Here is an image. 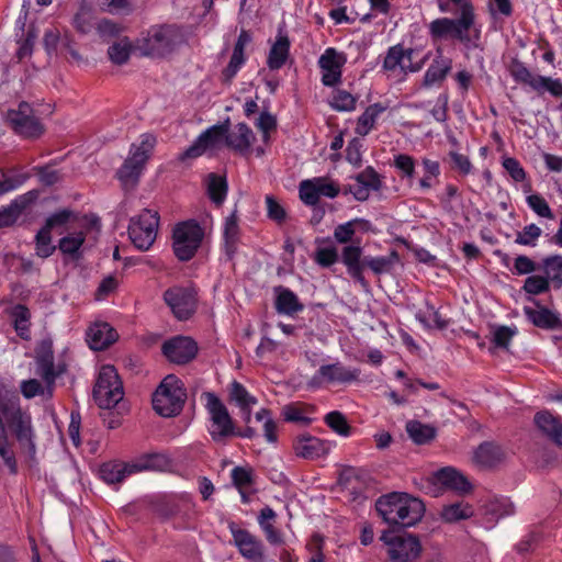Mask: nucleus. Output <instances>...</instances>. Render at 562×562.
<instances>
[{
  "instance_id": "1",
  "label": "nucleus",
  "mask_w": 562,
  "mask_h": 562,
  "mask_svg": "<svg viewBox=\"0 0 562 562\" xmlns=\"http://www.w3.org/2000/svg\"><path fill=\"white\" fill-rule=\"evenodd\" d=\"M439 12L458 13V18H437L428 24V34L434 42L453 38L467 48H476L481 41V25L472 0H435Z\"/></svg>"
},
{
  "instance_id": "2",
  "label": "nucleus",
  "mask_w": 562,
  "mask_h": 562,
  "mask_svg": "<svg viewBox=\"0 0 562 562\" xmlns=\"http://www.w3.org/2000/svg\"><path fill=\"white\" fill-rule=\"evenodd\" d=\"M378 513L389 525L411 527L424 515L422 501L406 493H390L379 497L375 504Z\"/></svg>"
},
{
  "instance_id": "3",
  "label": "nucleus",
  "mask_w": 562,
  "mask_h": 562,
  "mask_svg": "<svg viewBox=\"0 0 562 562\" xmlns=\"http://www.w3.org/2000/svg\"><path fill=\"white\" fill-rule=\"evenodd\" d=\"M186 42L183 27L176 24L150 26L136 41L135 49L148 57H165Z\"/></svg>"
},
{
  "instance_id": "4",
  "label": "nucleus",
  "mask_w": 562,
  "mask_h": 562,
  "mask_svg": "<svg viewBox=\"0 0 562 562\" xmlns=\"http://www.w3.org/2000/svg\"><path fill=\"white\" fill-rule=\"evenodd\" d=\"M201 401L206 411V429L212 440L224 442L234 437L235 423L223 401L214 392H203Z\"/></svg>"
},
{
  "instance_id": "5",
  "label": "nucleus",
  "mask_w": 562,
  "mask_h": 562,
  "mask_svg": "<svg viewBox=\"0 0 562 562\" xmlns=\"http://www.w3.org/2000/svg\"><path fill=\"white\" fill-rule=\"evenodd\" d=\"M157 139L150 133L142 134L138 142L133 143L124 164L117 170V178L124 187L135 186L148 161Z\"/></svg>"
},
{
  "instance_id": "6",
  "label": "nucleus",
  "mask_w": 562,
  "mask_h": 562,
  "mask_svg": "<svg viewBox=\"0 0 562 562\" xmlns=\"http://www.w3.org/2000/svg\"><path fill=\"white\" fill-rule=\"evenodd\" d=\"M186 397L181 380L170 374L161 381L154 393L153 407L160 416L171 417L181 412Z\"/></svg>"
},
{
  "instance_id": "7",
  "label": "nucleus",
  "mask_w": 562,
  "mask_h": 562,
  "mask_svg": "<svg viewBox=\"0 0 562 562\" xmlns=\"http://www.w3.org/2000/svg\"><path fill=\"white\" fill-rule=\"evenodd\" d=\"M415 54V49L411 47L402 44L393 45L386 50L382 69L389 77L402 81L408 74L418 72L424 66V60H416Z\"/></svg>"
},
{
  "instance_id": "8",
  "label": "nucleus",
  "mask_w": 562,
  "mask_h": 562,
  "mask_svg": "<svg viewBox=\"0 0 562 562\" xmlns=\"http://www.w3.org/2000/svg\"><path fill=\"white\" fill-rule=\"evenodd\" d=\"M123 385L113 366H103L93 389V397L100 408L110 409L123 398Z\"/></svg>"
},
{
  "instance_id": "9",
  "label": "nucleus",
  "mask_w": 562,
  "mask_h": 562,
  "mask_svg": "<svg viewBox=\"0 0 562 562\" xmlns=\"http://www.w3.org/2000/svg\"><path fill=\"white\" fill-rule=\"evenodd\" d=\"M204 232L194 220L177 224L173 228V251L181 261L190 260L196 252L203 239Z\"/></svg>"
},
{
  "instance_id": "10",
  "label": "nucleus",
  "mask_w": 562,
  "mask_h": 562,
  "mask_svg": "<svg viewBox=\"0 0 562 562\" xmlns=\"http://www.w3.org/2000/svg\"><path fill=\"white\" fill-rule=\"evenodd\" d=\"M159 215L145 209L139 215L132 217L128 225V236L139 250H148L157 237Z\"/></svg>"
},
{
  "instance_id": "11",
  "label": "nucleus",
  "mask_w": 562,
  "mask_h": 562,
  "mask_svg": "<svg viewBox=\"0 0 562 562\" xmlns=\"http://www.w3.org/2000/svg\"><path fill=\"white\" fill-rule=\"evenodd\" d=\"M226 146V124H215L201 133L186 150L178 156V160L198 158L206 153H215Z\"/></svg>"
},
{
  "instance_id": "12",
  "label": "nucleus",
  "mask_w": 562,
  "mask_h": 562,
  "mask_svg": "<svg viewBox=\"0 0 562 562\" xmlns=\"http://www.w3.org/2000/svg\"><path fill=\"white\" fill-rule=\"evenodd\" d=\"M380 539L387 547L390 560L393 562H412L422 552L419 540L412 535L384 531Z\"/></svg>"
},
{
  "instance_id": "13",
  "label": "nucleus",
  "mask_w": 562,
  "mask_h": 562,
  "mask_svg": "<svg viewBox=\"0 0 562 562\" xmlns=\"http://www.w3.org/2000/svg\"><path fill=\"white\" fill-rule=\"evenodd\" d=\"M339 193V184L328 177L306 179L301 181L299 186L300 199L308 206L317 205L322 196L335 199Z\"/></svg>"
},
{
  "instance_id": "14",
  "label": "nucleus",
  "mask_w": 562,
  "mask_h": 562,
  "mask_svg": "<svg viewBox=\"0 0 562 562\" xmlns=\"http://www.w3.org/2000/svg\"><path fill=\"white\" fill-rule=\"evenodd\" d=\"M225 124L226 147L244 157L249 156L251 151H255L258 157L265 154V149L261 147L252 148L256 135L246 123H237L234 126H229V122L226 121Z\"/></svg>"
},
{
  "instance_id": "15",
  "label": "nucleus",
  "mask_w": 562,
  "mask_h": 562,
  "mask_svg": "<svg viewBox=\"0 0 562 562\" xmlns=\"http://www.w3.org/2000/svg\"><path fill=\"white\" fill-rule=\"evenodd\" d=\"M347 55L334 47H327L317 60L321 70V81L325 87H336L341 83L342 69Z\"/></svg>"
},
{
  "instance_id": "16",
  "label": "nucleus",
  "mask_w": 562,
  "mask_h": 562,
  "mask_svg": "<svg viewBox=\"0 0 562 562\" xmlns=\"http://www.w3.org/2000/svg\"><path fill=\"white\" fill-rule=\"evenodd\" d=\"M7 120L21 136L37 137L43 133L42 124L34 117L32 108L26 102H21L18 109L9 110Z\"/></svg>"
},
{
  "instance_id": "17",
  "label": "nucleus",
  "mask_w": 562,
  "mask_h": 562,
  "mask_svg": "<svg viewBox=\"0 0 562 562\" xmlns=\"http://www.w3.org/2000/svg\"><path fill=\"white\" fill-rule=\"evenodd\" d=\"M164 300L180 321L188 319L195 311V294L189 288L173 286L165 292Z\"/></svg>"
},
{
  "instance_id": "18",
  "label": "nucleus",
  "mask_w": 562,
  "mask_h": 562,
  "mask_svg": "<svg viewBox=\"0 0 562 562\" xmlns=\"http://www.w3.org/2000/svg\"><path fill=\"white\" fill-rule=\"evenodd\" d=\"M335 447V441L322 439L312 435L297 436L293 441V450L295 454L307 460L324 458Z\"/></svg>"
},
{
  "instance_id": "19",
  "label": "nucleus",
  "mask_w": 562,
  "mask_h": 562,
  "mask_svg": "<svg viewBox=\"0 0 562 562\" xmlns=\"http://www.w3.org/2000/svg\"><path fill=\"white\" fill-rule=\"evenodd\" d=\"M358 369L346 368L341 363H331L322 366L311 378L308 385L319 387L324 383H349L359 378Z\"/></svg>"
},
{
  "instance_id": "20",
  "label": "nucleus",
  "mask_w": 562,
  "mask_h": 562,
  "mask_svg": "<svg viewBox=\"0 0 562 562\" xmlns=\"http://www.w3.org/2000/svg\"><path fill=\"white\" fill-rule=\"evenodd\" d=\"M8 429L14 435L20 447L33 457L36 452V442L31 414L21 408Z\"/></svg>"
},
{
  "instance_id": "21",
  "label": "nucleus",
  "mask_w": 562,
  "mask_h": 562,
  "mask_svg": "<svg viewBox=\"0 0 562 562\" xmlns=\"http://www.w3.org/2000/svg\"><path fill=\"white\" fill-rule=\"evenodd\" d=\"M198 352L195 341L189 337L177 336L162 345V353L166 358L178 364L187 363L192 360Z\"/></svg>"
},
{
  "instance_id": "22",
  "label": "nucleus",
  "mask_w": 562,
  "mask_h": 562,
  "mask_svg": "<svg viewBox=\"0 0 562 562\" xmlns=\"http://www.w3.org/2000/svg\"><path fill=\"white\" fill-rule=\"evenodd\" d=\"M228 529L235 546L244 558L251 561H260L262 559V546L255 536L234 521L228 522Z\"/></svg>"
},
{
  "instance_id": "23",
  "label": "nucleus",
  "mask_w": 562,
  "mask_h": 562,
  "mask_svg": "<svg viewBox=\"0 0 562 562\" xmlns=\"http://www.w3.org/2000/svg\"><path fill=\"white\" fill-rule=\"evenodd\" d=\"M21 408L16 392L0 380V432H7Z\"/></svg>"
},
{
  "instance_id": "24",
  "label": "nucleus",
  "mask_w": 562,
  "mask_h": 562,
  "mask_svg": "<svg viewBox=\"0 0 562 562\" xmlns=\"http://www.w3.org/2000/svg\"><path fill=\"white\" fill-rule=\"evenodd\" d=\"M35 373L40 375L45 383H55L59 372L55 370L53 342L42 340L36 349Z\"/></svg>"
},
{
  "instance_id": "25",
  "label": "nucleus",
  "mask_w": 562,
  "mask_h": 562,
  "mask_svg": "<svg viewBox=\"0 0 562 562\" xmlns=\"http://www.w3.org/2000/svg\"><path fill=\"white\" fill-rule=\"evenodd\" d=\"M432 480L435 484L441 485L446 490L453 491L458 494H465L472 490L469 480L457 469L447 467L434 473Z\"/></svg>"
},
{
  "instance_id": "26",
  "label": "nucleus",
  "mask_w": 562,
  "mask_h": 562,
  "mask_svg": "<svg viewBox=\"0 0 562 562\" xmlns=\"http://www.w3.org/2000/svg\"><path fill=\"white\" fill-rule=\"evenodd\" d=\"M134 472L156 471L165 472L172 468L171 457L164 451H151L143 453L132 460Z\"/></svg>"
},
{
  "instance_id": "27",
  "label": "nucleus",
  "mask_w": 562,
  "mask_h": 562,
  "mask_svg": "<svg viewBox=\"0 0 562 562\" xmlns=\"http://www.w3.org/2000/svg\"><path fill=\"white\" fill-rule=\"evenodd\" d=\"M119 338L116 330L105 322H95L87 331V342L93 350H104Z\"/></svg>"
},
{
  "instance_id": "28",
  "label": "nucleus",
  "mask_w": 562,
  "mask_h": 562,
  "mask_svg": "<svg viewBox=\"0 0 562 562\" xmlns=\"http://www.w3.org/2000/svg\"><path fill=\"white\" fill-rule=\"evenodd\" d=\"M290 47L291 42L286 32L279 29L267 57V66L270 70H279L285 65L290 56Z\"/></svg>"
},
{
  "instance_id": "29",
  "label": "nucleus",
  "mask_w": 562,
  "mask_h": 562,
  "mask_svg": "<svg viewBox=\"0 0 562 562\" xmlns=\"http://www.w3.org/2000/svg\"><path fill=\"white\" fill-rule=\"evenodd\" d=\"M528 300L531 301L530 297H528ZM532 302L538 306V308H533L531 306H524L522 308L525 316L532 325L542 329H555L561 326V318L557 312L549 310L548 307L540 306L535 300H532Z\"/></svg>"
},
{
  "instance_id": "30",
  "label": "nucleus",
  "mask_w": 562,
  "mask_h": 562,
  "mask_svg": "<svg viewBox=\"0 0 562 562\" xmlns=\"http://www.w3.org/2000/svg\"><path fill=\"white\" fill-rule=\"evenodd\" d=\"M251 40L252 37L248 31H240L235 43L229 63L223 70V77L225 78V80H232L246 63L245 49L247 45L251 42Z\"/></svg>"
},
{
  "instance_id": "31",
  "label": "nucleus",
  "mask_w": 562,
  "mask_h": 562,
  "mask_svg": "<svg viewBox=\"0 0 562 562\" xmlns=\"http://www.w3.org/2000/svg\"><path fill=\"white\" fill-rule=\"evenodd\" d=\"M506 458L505 450L497 443L483 442L473 452L472 460L479 468H493Z\"/></svg>"
},
{
  "instance_id": "32",
  "label": "nucleus",
  "mask_w": 562,
  "mask_h": 562,
  "mask_svg": "<svg viewBox=\"0 0 562 562\" xmlns=\"http://www.w3.org/2000/svg\"><path fill=\"white\" fill-rule=\"evenodd\" d=\"M535 424L538 429L555 445L562 447V418L542 411L536 414Z\"/></svg>"
},
{
  "instance_id": "33",
  "label": "nucleus",
  "mask_w": 562,
  "mask_h": 562,
  "mask_svg": "<svg viewBox=\"0 0 562 562\" xmlns=\"http://www.w3.org/2000/svg\"><path fill=\"white\" fill-rule=\"evenodd\" d=\"M132 461H109L100 467V477L108 484H116L135 474Z\"/></svg>"
},
{
  "instance_id": "34",
  "label": "nucleus",
  "mask_w": 562,
  "mask_h": 562,
  "mask_svg": "<svg viewBox=\"0 0 562 562\" xmlns=\"http://www.w3.org/2000/svg\"><path fill=\"white\" fill-rule=\"evenodd\" d=\"M361 256L362 248L359 245H349L342 249L341 261L346 266L347 271L351 278L361 283H364V259L361 260Z\"/></svg>"
},
{
  "instance_id": "35",
  "label": "nucleus",
  "mask_w": 562,
  "mask_h": 562,
  "mask_svg": "<svg viewBox=\"0 0 562 562\" xmlns=\"http://www.w3.org/2000/svg\"><path fill=\"white\" fill-rule=\"evenodd\" d=\"M35 191H30L14 199L8 206L0 209V228L12 225L20 216L24 207L36 199Z\"/></svg>"
},
{
  "instance_id": "36",
  "label": "nucleus",
  "mask_w": 562,
  "mask_h": 562,
  "mask_svg": "<svg viewBox=\"0 0 562 562\" xmlns=\"http://www.w3.org/2000/svg\"><path fill=\"white\" fill-rule=\"evenodd\" d=\"M387 110V105L376 102L366 108L358 117L355 132L359 136H367L374 127L380 116Z\"/></svg>"
},
{
  "instance_id": "37",
  "label": "nucleus",
  "mask_w": 562,
  "mask_h": 562,
  "mask_svg": "<svg viewBox=\"0 0 562 562\" xmlns=\"http://www.w3.org/2000/svg\"><path fill=\"white\" fill-rule=\"evenodd\" d=\"M274 293L276 308L279 313L292 315L303 310V305L293 291L284 286H277L274 288Z\"/></svg>"
},
{
  "instance_id": "38",
  "label": "nucleus",
  "mask_w": 562,
  "mask_h": 562,
  "mask_svg": "<svg viewBox=\"0 0 562 562\" xmlns=\"http://www.w3.org/2000/svg\"><path fill=\"white\" fill-rule=\"evenodd\" d=\"M539 270L548 283L555 289L562 288V255H552L542 259Z\"/></svg>"
},
{
  "instance_id": "39",
  "label": "nucleus",
  "mask_w": 562,
  "mask_h": 562,
  "mask_svg": "<svg viewBox=\"0 0 562 562\" xmlns=\"http://www.w3.org/2000/svg\"><path fill=\"white\" fill-rule=\"evenodd\" d=\"M514 512V505L507 498L495 499L486 505L485 514L491 517L483 521L482 526L485 529H492L498 519L510 516Z\"/></svg>"
},
{
  "instance_id": "40",
  "label": "nucleus",
  "mask_w": 562,
  "mask_h": 562,
  "mask_svg": "<svg viewBox=\"0 0 562 562\" xmlns=\"http://www.w3.org/2000/svg\"><path fill=\"white\" fill-rule=\"evenodd\" d=\"M423 177L417 181L420 191L426 192L432 189L438 182L441 173L440 164L427 157L422 158Z\"/></svg>"
},
{
  "instance_id": "41",
  "label": "nucleus",
  "mask_w": 562,
  "mask_h": 562,
  "mask_svg": "<svg viewBox=\"0 0 562 562\" xmlns=\"http://www.w3.org/2000/svg\"><path fill=\"white\" fill-rule=\"evenodd\" d=\"M9 315L12 319V324L18 336L24 340H29L31 337L30 310L25 305L16 304L10 310Z\"/></svg>"
},
{
  "instance_id": "42",
  "label": "nucleus",
  "mask_w": 562,
  "mask_h": 562,
  "mask_svg": "<svg viewBox=\"0 0 562 562\" xmlns=\"http://www.w3.org/2000/svg\"><path fill=\"white\" fill-rule=\"evenodd\" d=\"M239 225L236 210L228 215L223 225V235L225 249L228 255H233L239 240Z\"/></svg>"
},
{
  "instance_id": "43",
  "label": "nucleus",
  "mask_w": 562,
  "mask_h": 562,
  "mask_svg": "<svg viewBox=\"0 0 562 562\" xmlns=\"http://www.w3.org/2000/svg\"><path fill=\"white\" fill-rule=\"evenodd\" d=\"M54 384L55 383H45L44 381L40 382L36 379H29L21 382L20 390L22 395L27 400L35 396L49 398L53 395Z\"/></svg>"
},
{
  "instance_id": "44",
  "label": "nucleus",
  "mask_w": 562,
  "mask_h": 562,
  "mask_svg": "<svg viewBox=\"0 0 562 562\" xmlns=\"http://www.w3.org/2000/svg\"><path fill=\"white\" fill-rule=\"evenodd\" d=\"M206 189L209 198L216 205H221L227 195L226 178L216 173H210L206 178Z\"/></svg>"
},
{
  "instance_id": "45",
  "label": "nucleus",
  "mask_w": 562,
  "mask_h": 562,
  "mask_svg": "<svg viewBox=\"0 0 562 562\" xmlns=\"http://www.w3.org/2000/svg\"><path fill=\"white\" fill-rule=\"evenodd\" d=\"M451 66V59L443 57L436 58L424 75V83L426 86H432L434 83L443 80L450 71Z\"/></svg>"
},
{
  "instance_id": "46",
  "label": "nucleus",
  "mask_w": 562,
  "mask_h": 562,
  "mask_svg": "<svg viewBox=\"0 0 562 562\" xmlns=\"http://www.w3.org/2000/svg\"><path fill=\"white\" fill-rule=\"evenodd\" d=\"M473 513V508L470 504L459 502L443 506L440 513V517L446 522H457L459 520L472 517Z\"/></svg>"
},
{
  "instance_id": "47",
  "label": "nucleus",
  "mask_w": 562,
  "mask_h": 562,
  "mask_svg": "<svg viewBox=\"0 0 562 562\" xmlns=\"http://www.w3.org/2000/svg\"><path fill=\"white\" fill-rule=\"evenodd\" d=\"M524 191L528 193L526 196V203L535 214L547 220L554 218V214L547 200L538 193H531L530 184H527Z\"/></svg>"
},
{
  "instance_id": "48",
  "label": "nucleus",
  "mask_w": 562,
  "mask_h": 562,
  "mask_svg": "<svg viewBox=\"0 0 562 562\" xmlns=\"http://www.w3.org/2000/svg\"><path fill=\"white\" fill-rule=\"evenodd\" d=\"M406 431L409 438L417 445H425L432 440L436 430L429 425H425L417 420H411L406 424Z\"/></svg>"
},
{
  "instance_id": "49",
  "label": "nucleus",
  "mask_w": 562,
  "mask_h": 562,
  "mask_svg": "<svg viewBox=\"0 0 562 562\" xmlns=\"http://www.w3.org/2000/svg\"><path fill=\"white\" fill-rule=\"evenodd\" d=\"M229 401L234 403L238 408L244 406H255L258 400L251 395L247 389L239 382L233 381L228 385Z\"/></svg>"
},
{
  "instance_id": "50",
  "label": "nucleus",
  "mask_w": 562,
  "mask_h": 562,
  "mask_svg": "<svg viewBox=\"0 0 562 562\" xmlns=\"http://www.w3.org/2000/svg\"><path fill=\"white\" fill-rule=\"evenodd\" d=\"M135 46L127 37H123L114 42L108 49L110 60L116 65L125 64L131 56Z\"/></svg>"
},
{
  "instance_id": "51",
  "label": "nucleus",
  "mask_w": 562,
  "mask_h": 562,
  "mask_svg": "<svg viewBox=\"0 0 562 562\" xmlns=\"http://www.w3.org/2000/svg\"><path fill=\"white\" fill-rule=\"evenodd\" d=\"M232 480L234 485L238 488L243 503L248 502L246 492L250 490L252 485V471L249 468L235 467L232 470Z\"/></svg>"
},
{
  "instance_id": "52",
  "label": "nucleus",
  "mask_w": 562,
  "mask_h": 562,
  "mask_svg": "<svg viewBox=\"0 0 562 562\" xmlns=\"http://www.w3.org/2000/svg\"><path fill=\"white\" fill-rule=\"evenodd\" d=\"M324 422L334 432L341 437H349L351 435L350 425L348 424L345 415L338 411H333L326 414Z\"/></svg>"
},
{
  "instance_id": "53",
  "label": "nucleus",
  "mask_w": 562,
  "mask_h": 562,
  "mask_svg": "<svg viewBox=\"0 0 562 562\" xmlns=\"http://www.w3.org/2000/svg\"><path fill=\"white\" fill-rule=\"evenodd\" d=\"M551 285L548 283L547 278L540 274L528 276L522 284L521 290L529 296L540 295L547 293Z\"/></svg>"
},
{
  "instance_id": "54",
  "label": "nucleus",
  "mask_w": 562,
  "mask_h": 562,
  "mask_svg": "<svg viewBox=\"0 0 562 562\" xmlns=\"http://www.w3.org/2000/svg\"><path fill=\"white\" fill-rule=\"evenodd\" d=\"M397 260V254L391 252L390 256H379V257H366L364 266H367L372 272L375 274H382L389 272L393 267L394 262Z\"/></svg>"
},
{
  "instance_id": "55",
  "label": "nucleus",
  "mask_w": 562,
  "mask_h": 562,
  "mask_svg": "<svg viewBox=\"0 0 562 562\" xmlns=\"http://www.w3.org/2000/svg\"><path fill=\"white\" fill-rule=\"evenodd\" d=\"M393 165L400 171L401 177L407 179L412 186L415 180L416 167L414 157L406 154L395 155Z\"/></svg>"
},
{
  "instance_id": "56",
  "label": "nucleus",
  "mask_w": 562,
  "mask_h": 562,
  "mask_svg": "<svg viewBox=\"0 0 562 562\" xmlns=\"http://www.w3.org/2000/svg\"><path fill=\"white\" fill-rule=\"evenodd\" d=\"M27 178V173L19 171L2 173L0 177V195L19 189Z\"/></svg>"
},
{
  "instance_id": "57",
  "label": "nucleus",
  "mask_w": 562,
  "mask_h": 562,
  "mask_svg": "<svg viewBox=\"0 0 562 562\" xmlns=\"http://www.w3.org/2000/svg\"><path fill=\"white\" fill-rule=\"evenodd\" d=\"M255 418L257 422L263 423V436L269 443H276L278 441L277 424L273 420L271 413L267 408L259 409Z\"/></svg>"
},
{
  "instance_id": "58",
  "label": "nucleus",
  "mask_w": 562,
  "mask_h": 562,
  "mask_svg": "<svg viewBox=\"0 0 562 562\" xmlns=\"http://www.w3.org/2000/svg\"><path fill=\"white\" fill-rule=\"evenodd\" d=\"M533 90L539 93L549 92L553 97L562 98V81L557 78L538 75Z\"/></svg>"
},
{
  "instance_id": "59",
  "label": "nucleus",
  "mask_w": 562,
  "mask_h": 562,
  "mask_svg": "<svg viewBox=\"0 0 562 562\" xmlns=\"http://www.w3.org/2000/svg\"><path fill=\"white\" fill-rule=\"evenodd\" d=\"M416 318L427 328L442 329L447 326V322L434 306H427L425 311H419Z\"/></svg>"
},
{
  "instance_id": "60",
  "label": "nucleus",
  "mask_w": 562,
  "mask_h": 562,
  "mask_svg": "<svg viewBox=\"0 0 562 562\" xmlns=\"http://www.w3.org/2000/svg\"><path fill=\"white\" fill-rule=\"evenodd\" d=\"M56 247L52 244L50 231L42 227L35 237L36 255L41 258H48L53 255Z\"/></svg>"
},
{
  "instance_id": "61",
  "label": "nucleus",
  "mask_w": 562,
  "mask_h": 562,
  "mask_svg": "<svg viewBox=\"0 0 562 562\" xmlns=\"http://www.w3.org/2000/svg\"><path fill=\"white\" fill-rule=\"evenodd\" d=\"M86 240L83 232H76L63 237L59 240L58 248L63 254L76 255Z\"/></svg>"
},
{
  "instance_id": "62",
  "label": "nucleus",
  "mask_w": 562,
  "mask_h": 562,
  "mask_svg": "<svg viewBox=\"0 0 562 562\" xmlns=\"http://www.w3.org/2000/svg\"><path fill=\"white\" fill-rule=\"evenodd\" d=\"M356 102L357 100L351 93L345 90H337L334 92L329 104L336 111L350 112L356 109Z\"/></svg>"
},
{
  "instance_id": "63",
  "label": "nucleus",
  "mask_w": 562,
  "mask_h": 562,
  "mask_svg": "<svg viewBox=\"0 0 562 562\" xmlns=\"http://www.w3.org/2000/svg\"><path fill=\"white\" fill-rule=\"evenodd\" d=\"M517 334L516 327L496 326L492 330V342L499 348H508L512 338Z\"/></svg>"
},
{
  "instance_id": "64",
  "label": "nucleus",
  "mask_w": 562,
  "mask_h": 562,
  "mask_svg": "<svg viewBox=\"0 0 562 562\" xmlns=\"http://www.w3.org/2000/svg\"><path fill=\"white\" fill-rule=\"evenodd\" d=\"M282 416L285 422L308 425L312 419L306 415L303 407L297 404H289L282 408Z\"/></svg>"
}]
</instances>
